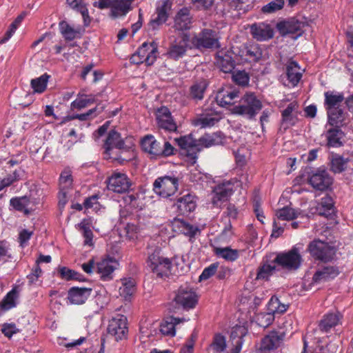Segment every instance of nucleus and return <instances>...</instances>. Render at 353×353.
<instances>
[{"label": "nucleus", "instance_id": "nucleus-1", "mask_svg": "<svg viewBox=\"0 0 353 353\" xmlns=\"http://www.w3.org/2000/svg\"><path fill=\"white\" fill-rule=\"evenodd\" d=\"M134 145L132 137L122 139L120 134L114 131H110L104 144V158L112 161H125L121 155L124 151L130 154L129 159L134 157L133 147Z\"/></svg>", "mask_w": 353, "mask_h": 353}, {"label": "nucleus", "instance_id": "nucleus-2", "mask_svg": "<svg viewBox=\"0 0 353 353\" xmlns=\"http://www.w3.org/2000/svg\"><path fill=\"white\" fill-rule=\"evenodd\" d=\"M147 265L150 270L157 276H168L172 273V261L165 257L160 250H155L150 254L147 260Z\"/></svg>", "mask_w": 353, "mask_h": 353}, {"label": "nucleus", "instance_id": "nucleus-3", "mask_svg": "<svg viewBox=\"0 0 353 353\" xmlns=\"http://www.w3.org/2000/svg\"><path fill=\"white\" fill-rule=\"evenodd\" d=\"M248 176L245 175L241 176L239 180L228 181L217 185L214 189L212 203L216 206H219L222 201L228 199L236 188H243L244 183L246 186Z\"/></svg>", "mask_w": 353, "mask_h": 353}, {"label": "nucleus", "instance_id": "nucleus-4", "mask_svg": "<svg viewBox=\"0 0 353 353\" xmlns=\"http://www.w3.org/2000/svg\"><path fill=\"white\" fill-rule=\"evenodd\" d=\"M302 249V245H296L288 252L278 254L274 262L285 269L296 270L302 263V257L300 254Z\"/></svg>", "mask_w": 353, "mask_h": 353}, {"label": "nucleus", "instance_id": "nucleus-5", "mask_svg": "<svg viewBox=\"0 0 353 353\" xmlns=\"http://www.w3.org/2000/svg\"><path fill=\"white\" fill-rule=\"evenodd\" d=\"M134 0H97L94 1V6L100 9L109 8L111 15L114 17L125 16L132 7Z\"/></svg>", "mask_w": 353, "mask_h": 353}, {"label": "nucleus", "instance_id": "nucleus-6", "mask_svg": "<svg viewBox=\"0 0 353 353\" xmlns=\"http://www.w3.org/2000/svg\"><path fill=\"white\" fill-rule=\"evenodd\" d=\"M261 108V101L253 93H247L241 98L239 105L234 108L233 112L251 118L255 116Z\"/></svg>", "mask_w": 353, "mask_h": 353}, {"label": "nucleus", "instance_id": "nucleus-7", "mask_svg": "<svg viewBox=\"0 0 353 353\" xmlns=\"http://www.w3.org/2000/svg\"><path fill=\"white\" fill-rule=\"evenodd\" d=\"M158 55L157 45L154 42H145L139 48L137 53L132 55L130 62L134 64L145 63L150 65L154 63Z\"/></svg>", "mask_w": 353, "mask_h": 353}, {"label": "nucleus", "instance_id": "nucleus-8", "mask_svg": "<svg viewBox=\"0 0 353 353\" xmlns=\"http://www.w3.org/2000/svg\"><path fill=\"white\" fill-rule=\"evenodd\" d=\"M307 251L315 260L321 261L331 260L335 254V250L332 246L319 239H314L311 241L307 245Z\"/></svg>", "mask_w": 353, "mask_h": 353}, {"label": "nucleus", "instance_id": "nucleus-9", "mask_svg": "<svg viewBox=\"0 0 353 353\" xmlns=\"http://www.w3.org/2000/svg\"><path fill=\"white\" fill-rule=\"evenodd\" d=\"M126 316L117 314L109 321L107 331L108 335L116 341L127 339L128 328Z\"/></svg>", "mask_w": 353, "mask_h": 353}, {"label": "nucleus", "instance_id": "nucleus-10", "mask_svg": "<svg viewBox=\"0 0 353 353\" xmlns=\"http://www.w3.org/2000/svg\"><path fill=\"white\" fill-rule=\"evenodd\" d=\"M177 188L178 179L175 177H159L153 184L154 192L163 198L173 195L177 190Z\"/></svg>", "mask_w": 353, "mask_h": 353}, {"label": "nucleus", "instance_id": "nucleus-11", "mask_svg": "<svg viewBox=\"0 0 353 353\" xmlns=\"http://www.w3.org/2000/svg\"><path fill=\"white\" fill-rule=\"evenodd\" d=\"M192 46L201 48H214L219 46L218 37L215 31L203 30L192 39Z\"/></svg>", "mask_w": 353, "mask_h": 353}, {"label": "nucleus", "instance_id": "nucleus-12", "mask_svg": "<svg viewBox=\"0 0 353 353\" xmlns=\"http://www.w3.org/2000/svg\"><path fill=\"white\" fill-rule=\"evenodd\" d=\"M131 185V181L128 176L125 173L119 172H113L107 181L108 190L117 193L127 192Z\"/></svg>", "mask_w": 353, "mask_h": 353}, {"label": "nucleus", "instance_id": "nucleus-13", "mask_svg": "<svg viewBox=\"0 0 353 353\" xmlns=\"http://www.w3.org/2000/svg\"><path fill=\"white\" fill-rule=\"evenodd\" d=\"M180 148L184 150L188 161L194 164L197 159L196 154L200 151L198 148L197 140L194 139L191 136H184L175 139Z\"/></svg>", "mask_w": 353, "mask_h": 353}, {"label": "nucleus", "instance_id": "nucleus-14", "mask_svg": "<svg viewBox=\"0 0 353 353\" xmlns=\"http://www.w3.org/2000/svg\"><path fill=\"white\" fill-rule=\"evenodd\" d=\"M188 41V35L183 34L171 42L167 51L168 57L174 60L181 58L189 48ZM190 48L191 47L190 46Z\"/></svg>", "mask_w": 353, "mask_h": 353}, {"label": "nucleus", "instance_id": "nucleus-15", "mask_svg": "<svg viewBox=\"0 0 353 353\" xmlns=\"http://www.w3.org/2000/svg\"><path fill=\"white\" fill-rule=\"evenodd\" d=\"M174 300L179 305L187 308H193L196 306L198 297L192 288L181 287L179 288Z\"/></svg>", "mask_w": 353, "mask_h": 353}, {"label": "nucleus", "instance_id": "nucleus-16", "mask_svg": "<svg viewBox=\"0 0 353 353\" xmlns=\"http://www.w3.org/2000/svg\"><path fill=\"white\" fill-rule=\"evenodd\" d=\"M171 6L172 3L169 0L159 3L156 14L153 15L150 21V26L153 29L157 28L167 21L170 14Z\"/></svg>", "mask_w": 353, "mask_h": 353}, {"label": "nucleus", "instance_id": "nucleus-17", "mask_svg": "<svg viewBox=\"0 0 353 353\" xmlns=\"http://www.w3.org/2000/svg\"><path fill=\"white\" fill-rule=\"evenodd\" d=\"M10 203L14 210L29 214L35 210L39 201L28 196H21L11 199Z\"/></svg>", "mask_w": 353, "mask_h": 353}, {"label": "nucleus", "instance_id": "nucleus-18", "mask_svg": "<svg viewBox=\"0 0 353 353\" xmlns=\"http://www.w3.org/2000/svg\"><path fill=\"white\" fill-rule=\"evenodd\" d=\"M156 119L159 128L168 131L176 130V124L168 108L163 106L159 108L156 112Z\"/></svg>", "mask_w": 353, "mask_h": 353}, {"label": "nucleus", "instance_id": "nucleus-19", "mask_svg": "<svg viewBox=\"0 0 353 353\" xmlns=\"http://www.w3.org/2000/svg\"><path fill=\"white\" fill-rule=\"evenodd\" d=\"M117 265V261L113 258H103L97 263V272L102 280L109 281L112 279V273Z\"/></svg>", "mask_w": 353, "mask_h": 353}, {"label": "nucleus", "instance_id": "nucleus-20", "mask_svg": "<svg viewBox=\"0 0 353 353\" xmlns=\"http://www.w3.org/2000/svg\"><path fill=\"white\" fill-rule=\"evenodd\" d=\"M188 321H189V318L168 316L161 323L160 332L165 336H174L176 334V327Z\"/></svg>", "mask_w": 353, "mask_h": 353}, {"label": "nucleus", "instance_id": "nucleus-21", "mask_svg": "<svg viewBox=\"0 0 353 353\" xmlns=\"http://www.w3.org/2000/svg\"><path fill=\"white\" fill-rule=\"evenodd\" d=\"M174 207L181 215H187L194 211L196 207L195 196L188 194L179 198Z\"/></svg>", "mask_w": 353, "mask_h": 353}, {"label": "nucleus", "instance_id": "nucleus-22", "mask_svg": "<svg viewBox=\"0 0 353 353\" xmlns=\"http://www.w3.org/2000/svg\"><path fill=\"white\" fill-rule=\"evenodd\" d=\"M305 23L292 19L278 24V28L283 34L296 35L295 37L301 36L303 32Z\"/></svg>", "mask_w": 353, "mask_h": 353}, {"label": "nucleus", "instance_id": "nucleus-23", "mask_svg": "<svg viewBox=\"0 0 353 353\" xmlns=\"http://www.w3.org/2000/svg\"><path fill=\"white\" fill-rule=\"evenodd\" d=\"M332 183V179L325 170L316 171L310 179V183L312 187L319 190L327 189Z\"/></svg>", "mask_w": 353, "mask_h": 353}, {"label": "nucleus", "instance_id": "nucleus-24", "mask_svg": "<svg viewBox=\"0 0 353 353\" xmlns=\"http://www.w3.org/2000/svg\"><path fill=\"white\" fill-rule=\"evenodd\" d=\"M252 37L258 41H266L273 37L274 32L271 26L264 23H254L250 27Z\"/></svg>", "mask_w": 353, "mask_h": 353}, {"label": "nucleus", "instance_id": "nucleus-25", "mask_svg": "<svg viewBox=\"0 0 353 353\" xmlns=\"http://www.w3.org/2000/svg\"><path fill=\"white\" fill-rule=\"evenodd\" d=\"M339 274L337 268L334 266H325L319 268L314 274L312 281L314 283L319 284L327 282L334 279Z\"/></svg>", "mask_w": 353, "mask_h": 353}, {"label": "nucleus", "instance_id": "nucleus-26", "mask_svg": "<svg viewBox=\"0 0 353 353\" xmlns=\"http://www.w3.org/2000/svg\"><path fill=\"white\" fill-rule=\"evenodd\" d=\"M247 333L243 326L236 325L232 328L230 341L232 345L230 353H240L243 343V337Z\"/></svg>", "mask_w": 353, "mask_h": 353}, {"label": "nucleus", "instance_id": "nucleus-27", "mask_svg": "<svg viewBox=\"0 0 353 353\" xmlns=\"http://www.w3.org/2000/svg\"><path fill=\"white\" fill-rule=\"evenodd\" d=\"M284 335L276 331H272L266 335L261 341V350L265 353L277 348L283 341Z\"/></svg>", "mask_w": 353, "mask_h": 353}, {"label": "nucleus", "instance_id": "nucleus-28", "mask_svg": "<svg viewBox=\"0 0 353 353\" xmlns=\"http://www.w3.org/2000/svg\"><path fill=\"white\" fill-rule=\"evenodd\" d=\"M143 150L148 152L151 157L154 158L161 156V145L152 135L145 136L141 143Z\"/></svg>", "mask_w": 353, "mask_h": 353}, {"label": "nucleus", "instance_id": "nucleus-29", "mask_svg": "<svg viewBox=\"0 0 353 353\" xmlns=\"http://www.w3.org/2000/svg\"><path fill=\"white\" fill-rule=\"evenodd\" d=\"M121 285L119 292L121 297L126 301H130L132 296L136 292V283L132 278H123L119 281Z\"/></svg>", "mask_w": 353, "mask_h": 353}, {"label": "nucleus", "instance_id": "nucleus-30", "mask_svg": "<svg viewBox=\"0 0 353 353\" xmlns=\"http://www.w3.org/2000/svg\"><path fill=\"white\" fill-rule=\"evenodd\" d=\"M92 289L87 288H72L68 292V299L74 304H83L91 294Z\"/></svg>", "mask_w": 353, "mask_h": 353}, {"label": "nucleus", "instance_id": "nucleus-31", "mask_svg": "<svg viewBox=\"0 0 353 353\" xmlns=\"http://www.w3.org/2000/svg\"><path fill=\"white\" fill-rule=\"evenodd\" d=\"M285 311L286 310H272L271 312H268L259 310L258 312L255 313L254 321L259 326L267 327L274 321V314L276 313L283 314Z\"/></svg>", "mask_w": 353, "mask_h": 353}, {"label": "nucleus", "instance_id": "nucleus-32", "mask_svg": "<svg viewBox=\"0 0 353 353\" xmlns=\"http://www.w3.org/2000/svg\"><path fill=\"white\" fill-rule=\"evenodd\" d=\"M298 112V103L296 101L290 103L281 113L283 124H285L286 127L293 125L296 123Z\"/></svg>", "mask_w": 353, "mask_h": 353}, {"label": "nucleus", "instance_id": "nucleus-33", "mask_svg": "<svg viewBox=\"0 0 353 353\" xmlns=\"http://www.w3.org/2000/svg\"><path fill=\"white\" fill-rule=\"evenodd\" d=\"M342 317V314L339 311L329 312L321 320L319 323L320 330L325 332L328 331L332 327L337 325L340 323Z\"/></svg>", "mask_w": 353, "mask_h": 353}, {"label": "nucleus", "instance_id": "nucleus-34", "mask_svg": "<svg viewBox=\"0 0 353 353\" xmlns=\"http://www.w3.org/2000/svg\"><path fill=\"white\" fill-rule=\"evenodd\" d=\"M191 23L190 10L186 8L180 10L175 17L174 28L179 30H187L190 28Z\"/></svg>", "mask_w": 353, "mask_h": 353}, {"label": "nucleus", "instance_id": "nucleus-35", "mask_svg": "<svg viewBox=\"0 0 353 353\" xmlns=\"http://www.w3.org/2000/svg\"><path fill=\"white\" fill-rule=\"evenodd\" d=\"M216 63L225 72H230L234 68V61L230 54L219 52L216 58Z\"/></svg>", "mask_w": 353, "mask_h": 353}, {"label": "nucleus", "instance_id": "nucleus-36", "mask_svg": "<svg viewBox=\"0 0 353 353\" xmlns=\"http://www.w3.org/2000/svg\"><path fill=\"white\" fill-rule=\"evenodd\" d=\"M287 76L292 85L295 86L302 77L303 70L301 69L297 63L290 61L286 68Z\"/></svg>", "mask_w": 353, "mask_h": 353}, {"label": "nucleus", "instance_id": "nucleus-37", "mask_svg": "<svg viewBox=\"0 0 353 353\" xmlns=\"http://www.w3.org/2000/svg\"><path fill=\"white\" fill-rule=\"evenodd\" d=\"M220 119V117L213 114H203L196 117L192 123L194 126L207 128L213 126Z\"/></svg>", "mask_w": 353, "mask_h": 353}, {"label": "nucleus", "instance_id": "nucleus-38", "mask_svg": "<svg viewBox=\"0 0 353 353\" xmlns=\"http://www.w3.org/2000/svg\"><path fill=\"white\" fill-rule=\"evenodd\" d=\"M237 97H239V92L237 91L223 89L217 93L216 100L219 105L225 107L232 104L233 100Z\"/></svg>", "mask_w": 353, "mask_h": 353}, {"label": "nucleus", "instance_id": "nucleus-39", "mask_svg": "<svg viewBox=\"0 0 353 353\" xmlns=\"http://www.w3.org/2000/svg\"><path fill=\"white\" fill-rule=\"evenodd\" d=\"M327 111L341 108L344 97L342 94L334 92H325V94Z\"/></svg>", "mask_w": 353, "mask_h": 353}, {"label": "nucleus", "instance_id": "nucleus-40", "mask_svg": "<svg viewBox=\"0 0 353 353\" xmlns=\"http://www.w3.org/2000/svg\"><path fill=\"white\" fill-rule=\"evenodd\" d=\"M59 28L65 39L68 41L78 38L81 35L79 28H75L64 21L59 23Z\"/></svg>", "mask_w": 353, "mask_h": 353}, {"label": "nucleus", "instance_id": "nucleus-41", "mask_svg": "<svg viewBox=\"0 0 353 353\" xmlns=\"http://www.w3.org/2000/svg\"><path fill=\"white\" fill-rule=\"evenodd\" d=\"M214 252L218 257L223 258L229 261H234L236 260L239 256V251L237 250H234L229 247H214Z\"/></svg>", "mask_w": 353, "mask_h": 353}, {"label": "nucleus", "instance_id": "nucleus-42", "mask_svg": "<svg viewBox=\"0 0 353 353\" xmlns=\"http://www.w3.org/2000/svg\"><path fill=\"white\" fill-rule=\"evenodd\" d=\"M197 141L198 148L201 150L203 148H209L221 143L222 139L220 134H205L197 140Z\"/></svg>", "mask_w": 353, "mask_h": 353}, {"label": "nucleus", "instance_id": "nucleus-43", "mask_svg": "<svg viewBox=\"0 0 353 353\" xmlns=\"http://www.w3.org/2000/svg\"><path fill=\"white\" fill-rule=\"evenodd\" d=\"M327 115L329 119V123L333 126L342 125L344 123L345 119V113L341 108L337 110L327 111Z\"/></svg>", "mask_w": 353, "mask_h": 353}, {"label": "nucleus", "instance_id": "nucleus-44", "mask_svg": "<svg viewBox=\"0 0 353 353\" xmlns=\"http://www.w3.org/2000/svg\"><path fill=\"white\" fill-rule=\"evenodd\" d=\"M300 212L293 208L285 207L276 212V219L278 221H290L298 217Z\"/></svg>", "mask_w": 353, "mask_h": 353}, {"label": "nucleus", "instance_id": "nucleus-45", "mask_svg": "<svg viewBox=\"0 0 353 353\" xmlns=\"http://www.w3.org/2000/svg\"><path fill=\"white\" fill-rule=\"evenodd\" d=\"M95 101L94 97L92 95H84L81 94L80 93L78 94V97L76 100H74L71 103V108L72 110H81L87 107L88 105L93 103Z\"/></svg>", "mask_w": 353, "mask_h": 353}, {"label": "nucleus", "instance_id": "nucleus-46", "mask_svg": "<svg viewBox=\"0 0 353 353\" xmlns=\"http://www.w3.org/2000/svg\"><path fill=\"white\" fill-rule=\"evenodd\" d=\"M67 3L73 9H77L82 15L85 24L90 22L88 10L85 7L83 0H66Z\"/></svg>", "mask_w": 353, "mask_h": 353}, {"label": "nucleus", "instance_id": "nucleus-47", "mask_svg": "<svg viewBox=\"0 0 353 353\" xmlns=\"http://www.w3.org/2000/svg\"><path fill=\"white\" fill-rule=\"evenodd\" d=\"M343 137L342 131L337 128L330 130L327 134V145L330 147H338L341 145Z\"/></svg>", "mask_w": 353, "mask_h": 353}, {"label": "nucleus", "instance_id": "nucleus-48", "mask_svg": "<svg viewBox=\"0 0 353 353\" xmlns=\"http://www.w3.org/2000/svg\"><path fill=\"white\" fill-rule=\"evenodd\" d=\"M207 87V81L204 79L194 83L190 88V95L193 99H202Z\"/></svg>", "mask_w": 353, "mask_h": 353}, {"label": "nucleus", "instance_id": "nucleus-49", "mask_svg": "<svg viewBox=\"0 0 353 353\" xmlns=\"http://www.w3.org/2000/svg\"><path fill=\"white\" fill-rule=\"evenodd\" d=\"M334 203L332 197L325 196L321 199L318 210L320 215L327 216L333 212Z\"/></svg>", "mask_w": 353, "mask_h": 353}, {"label": "nucleus", "instance_id": "nucleus-50", "mask_svg": "<svg viewBox=\"0 0 353 353\" xmlns=\"http://www.w3.org/2000/svg\"><path fill=\"white\" fill-rule=\"evenodd\" d=\"M350 160L345 159L339 155H334L331 159V169L336 173H340L347 168Z\"/></svg>", "mask_w": 353, "mask_h": 353}, {"label": "nucleus", "instance_id": "nucleus-51", "mask_svg": "<svg viewBox=\"0 0 353 353\" xmlns=\"http://www.w3.org/2000/svg\"><path fill=\"white\" fill-rule=\"evenodd\" d=\"M17 292L15 289L8 292L0 303V309H11L17 306Z\"/></svg>", "mask_w": 353, "mask_h": 353}, {"label": "nucleus", "instance_id": "nucleus-52", "mask_svg": "<svg viewBox=\"0 0 353 353\" xmlns=\"http://www.w3.org/2000/svg\"><path fill=\"white\" fill-rule=\"evenodd\" d=\"M58 274L59 276L64 280L70 281V280H77L81 281L82 276L72 270L69 269L67 267H59L57 269Z\"/></svg>", "mask_w": 353, "mask_h": 353}, {"label": "nucleus", "instance_id": "nucleus-53", "mask_svg": "<svg viewBox=\"0 0 353 353\" xmlns=\"http://www.w3.org/2000/svg\"><path fill=\"white\" fill-rule=\"evenodd\" d=\"M214 353H221L226 349L225 338L221 334H216L210 347Z\"/></svg>", "mask_w": 353, "mask_h": 353}, {"label": "nucleus", "instance_id": "nucleus-54", "mask_svg": "<svg viewBox=\"0 0 353 353\" xmlns=\"http://www.w3.org/2000/svg\"><path fill=\"white\" fill-rule=\"evenodd\" d=\"M49 76L43 74L39 78L32 79L31 81V85L35 92L42 93L45 91L47 87V83Z\"/></svg>", "mask_w": 353, "mask_h": 353}, {"label": "nucleus", "instance_id": "nucleus-55", "mask_svg": "<svg viewBox=\"0 0 353 353\" xmlns=\"http://www.w3.org/2000/svg\"><path fill=\"white\" fill-rule=\"evenodd\" d=\"M243 53V56H245V60L250 62L256 61L261 57V52L256 46L246 48Z\"/></svg>", "mask_w": 353, "mask_h": 353}, {"label": "nucleus", "instance_id": "nucleus-56", "mask_svg": "<svg viewBox=\"0 0 353 353\" xmlns=\"http://www.w3.org/2000/svg\"><path fill=\"white\" fill-rule=\"evenodd\" d=\"M275 270L274 264L264 263L259 267L256 275V279H268Z\"/></svg>", "mask_w": 353, "mask_h": 353}, {"label": "nucleus", "instance_id": "nucleus-57", "mask_svg": "<svg viewBox=\"0 0 353 353\" xmlns=\"http://www.w3.org/2000/svg\"><path fill=\"white\" fill-rule=\"evenodd\" d=\"M283 0H274L264 6L262 8L261 11L265 14H272L281 10L283 8Z\"/></svg>", "mask_w": 353, "mask_h": 353}, {"label": "nucleus", "instance_id": "nucleus-58", "mask_svg": "<svg viewBox=\"0 0 353 353\" xmlns=\"http://www.w3.org/2000/svg\"><path fill=\"white\" fill-rule=\"evenodd\" d=\"M72 183V179L70 170H63L60 176L59 185L60 189L67 190L70 188Z\"/></svg>", "mask_w": 353, "mask_h": 353}, {"label": "nucleus", "instance_id": "nucleus-59", "mask_svg": "<svg viewBox=\"0 0 353 353\" xmlns=\"http://www.w3.org/2000/svg\"><path fill=\"white\" fill-rule=\"evenodd\" d=\"M234 81L241 85H247L249 82V76L245 71H235L232 74Z\"/></svg>", "mask_w": 353, "mask_h": 353}, {"label": "nucleus", "instance_id": "nucleus-60", "mask_svg": "<svg viewBox=\"0 0 353 353\" xmlns=\"http://www.w3.org/2000/svg\"><path fill=\"white\" fill-rule=\"evenodd\" d=\"M19 332L14 323H4L2 325L1 332L5 336L11 338L13 334Z\"/></svg>", "mask_w": 353, "mask_h": 353}, {"label": "nucleus", "instance_id": "nucleus-61", "mask_svg": "<svg viewBox=\"0 0 353 353\" xmlns=\"http://www.w3.org/2000/svg\"><path fill=\"white\" fill-rule=\"evenodd\" d=\"M196 338L197 333L196 332H193L184 347L181 348L180 353H192Z\"/></svg>", "mask_w": 353, "mask_h": 353}, {"label": "nucleus", "instance_id": "nucleus-62", "mask_svg": "<svg viewBox=\"0 0 353 353\" xmlns=\"http://www.w3.org/2000/svg\"><path fill=\"white\" fill-rule=\"evenodd\" d=\"M179 224L180 231L185 235L192 236L197 231V228L196 227L186 222L180 221Z\"/></svg>", "mask_w": 353, "mask_h": 353}, {"label": "nucleus", "instance_id": "nucleus-63", "mask_svg": "<svg viewBox=\"0 0 353 353\" xmlns=\"http://www.w3.org/2000/svg\"><path fill=\"white\" fill-rule=\"evenodd\" d=\"M219 264L218 263H212L209 267L204 269L202 274L199 276V279L206 280L209 279L210 276L214 275L217 270Z\"/></svg>", "mask_w": 353, "mask_h": 353}, {"label": "nucleus", "instance_id": "nucleus-64", "mask_svg": "<svg viewBox=\"0 0 353 353\" xmlns=\"http://www.w3.org/2000/svg\"><path fill=\"white\" fill-rule=\"evenodd\" d=\"M126 237L130 240H135L138 238L139 229L134 224H128L125 228Z\"/></svg>", "mask_w": 353, "mask_h": 353}]
</instances>
